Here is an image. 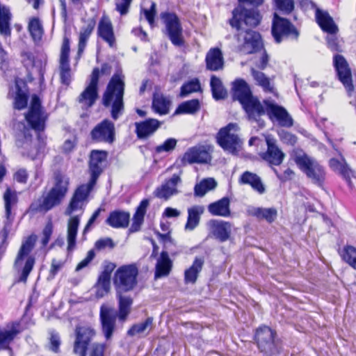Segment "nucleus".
Segmentation results:
<instances>
[{
	"label": "nucleus",
	"mask_w": 356,
	"mask_h": 356,
	"mask_svg": "<svg viewBox=\"0 0 356 356\" xmlns=\"http://www.w3.org/2000/svg\"><path fill=\"white\" fill-rule=\"evenodd\" d=\"M232 17L229 19V25L238 33L235 35L238 42H242L241 50L245 54H253L263 48L260 34L252 29L243 31L242 24L255 27L261 21V17L256 8L248 9L239 4L232 12Z\"/></svg>",
	"instance_id": "f257e3e1"
},
{
	"label": "nucleus",
	"mask_w": 356,
	"mask_h": 356,
	"mask_svg": "<svg viewBox=\"0 0 356 356\" xmlns=\"http://www.w3.org/2000/svg\"><path fill=\"white\" fill-rule=\"evenodd\" d=\"M108 153L104 150H92L90 154L89 171L90 179L88 184L79 186L74 193L65 214L70 216L74 211L83 209L86 201L102 173Z\"/></svg>",
	"instance_id": "f03ea898"
},
{
	"label": "nucleus",
	"mask_w": 356,
	"mask_h": 356,
	"mask_svg": "<svg viewBox=\"0 0 356 356\" xmlns=\"http://www.w3.org/2000/svg\"><path fill=\"white\" fill-rule=\"evenodd\" d=\"M264 103L266 107V110L259 100L252 96L241 105L247 113L248 119L257 122L261 127L264 126V121L261 120V117L266 112L270 119L275 118L282 127H291L293 126V119L284 108L270 101H264Z\"/></svg>",
	"instance_id": "7ed1b4c3"
},
{
	"label": "nucleus",
	"mask_w": 356,
	"mask_h": 356,
	"mask_svg": "<svg viewBox=\"0 0 356 356\" xmlns=\"http://www.w3.org/2000/svg\"><path fill=\"white\" fill-rule=\"evenodd\" d=\"M119 300L118 313L116 309L108 305L103 304L100 307L99 320L102 332L106 340L112 338L116 329V320L118 317L122 322L126 321L131 312V306L133 303L129 296H118Z\"/></svg>",
	"instance_id": "20e7f679"
},
{
	"label": "nucleus",
	"mask_w": 356,
	"mask_h": 356,
	"mask_svg": "<svg viewBox=\"0 0 356 356\" xmlns=\"http://www.w3.org/2000/svg\"><path fill=\"white\" fill-rule=\"evenodd\" d=\"M68 179L60 172L54 173V186L41 197L34 200L29 207L33 213H46L60 205L68 191Z\"/></svg>",
	"instance_id": "39448f33"
},
{
	"label": "nucleus",
	"mask_w": 356,
	"mask_h": 356,
	"mask_svg": "<svg viewBox=\"0 0 356 356\" xmlns=\"http://www.w3.org/2000/svg\"><path fill=\"white\" fill-rule=\"evenodd\" d=\"M124 76L121 72L115 73L102 96V104L105 107L111 106V117L115 120L118 119L124 110Z\"/></svg>",
	"instance_id": "423d86ee"
},
{
	"label": "nucleus",
	"mask_w": 356,
	"mask_h": 356,
	"mask_svg": "<svg viewBox=\"0 0 356 356\" xmlns=\"http://www.w3.org/2000/svg\"><path fill=\"white\" fill-rule=\"evenodd\" d=\"M292 156L297 166L311 183L323 188L327 175L325 168L314 157L309 156L302 149L294 150Z\"/></svg>",
	"instance_id": "0eeeda50"
},
{
	"label": "nucleus",
	"mask_w": 356,
	"mask_h": 356,
	"mask_svg": "<svg viewBox=\"0 0 356 356\" xmlns=\"http://www.w3.org/2000/svg\"><path fill=\"white\" fill-rule=\"evenodd\" d=\"M254 339L259 350L266 356L277 355L281 351V343L276 332L268 326L257 329Z\"/></svg>",
	"instance_id": "6e6552de"
},
{
	"label": "nucleus",
	"mask_w": 356,
	"mask_h": 356,
	"mask_svg": "<svg viewBox=\"0 0 356 356\" xmlns=\"http://www.w3.org/2000/svg\"><path fill=\"white\" fill-rule=\"evenodd\" d=\"M36 239V235L32 234L29 236L24 241L22 242L21 248L17 253L14 266L18 271H21L19 277L20 282H26L27 278L33 268L35 259L33 257L30 256L26 258L23 267L22 261L24 258L28 256L33 249Z\"/></svg>",
	"instance_id": "1a4fd4ad"
},
{
	"label": "nucleus",
	"mask_w": 356,
	"mask_h": 356,
	"mask_svg": "<svg viewBox=\"0 0 356 356\" xmlns=\"http://www.w3.org/2000/svg\"><path fill=\"white\" fill-rule=\"evenodd\" d=\"M164 25L163 33L176 47L184 44L183 29L178 16L175 13L163 12L160 15Z\"/></svg>",
	"instance_id": "9d476101"
},
{
	"label": "nucleus",
	"mask_w": 356,
	"mask_h": 356,
	"mask_svg": "<svg viewBox=\"0 0 356 356\" xmlns=\"http://www.w3.org/2000/svg\"><path fill=\"white\" fill-rule=\"evenodd\" d=\"M238 129L236 123H229L218 131L217 143L225 152L232 154L238 152L241 145V140L236 134Z\"/></svg>",
	"instance_id": "9b49d317"
},
{
	"label": "nucleus",
	"mask_w": 356,
	"mask_h": 356,
	"mask_svg": "<svg viewBox=\"0 0 356 356\" xmlns=\"http://www.w3.org/2000/svg\"><path fill=\"white\" fill-rule=\"evenodd\" d=\"M138 270L136 265L129 264L120 267L115 273L113 282L118 291L132 290L137 284Z\"/></svg>",
	"instance_id": "f8f14e48"
},
{
	"label": "nucleus",
	"mask_w": 356,
	"mask_h": 356,
	"mask_svg": "<svg viewBox=\"0 0 356 356\" xmlns=\"http://www.w3.org/2000/svg\"><path fill=\"white\" fill-rule=\"evenodd\" d=\"M99 70L95 67L90 76L89 83L78 97V102L83 109H88L95 104L99 97L98 84Z\"/></svg>",
	"instance_id": "ddd939ff"
},
{
	"label": "nucleus",
	"mask_w": 356,
	"mask_h": 356,
	"mask_svg": "<svg viewBox=\"0 0 356 356\" xmlns=\"http://www.w3.org/2000/svg\"><path fill=\"white\" fill-rule=\"evenodd\" d=\"M271 33L277 43H280L286 37L297 40L299 36L296 28L288 19L280 17L277 13L274 14Z\"/></svg>",
	"instance_id": "4468645a"
},
{
	"label": "nucleus",
	"mask_w": 356,
	"mask_h": 356,
	"mask_svg": "<svg viewBox=\"0 0 356 356\" xmlns=\"http://www.w3.org/2000/svg\"><path fill=\"white\" fill-rule=\"evenodd\" d=\"M212 149L209 145H199L188 148L184 154L181 162L183 165L193 163H209L212 159Z\"/></svg>",
	"instance_id": "2eb2a0df"
},
{
	"label": "nucleus",
	"mask_w": 356,
	"mask_h": 356,
	"mask_svg": "<svg viewBox=\"0 0 356 356\" xmlns=\"http://www.w3.org/2000/svg\"><path fill=\"white\" fill-rule=\"evenodd\" d=\"M76 339L73 350L79 356H86L92 340L96 335L95 330L90 327H77L75 330Z\"/></svg>",
	"instance_id": "dca6fc26"
},
{
	"label": "nucleus",
	"mask_w": 356,
	"mask_h": 356,
	"mask_svg": "<svg viewBox=\"0 0 356 356\" xmlns=\"http://www.w3.org/2000/svg\"><path fill=\"white\" fill-rule=\"evenodd\" d=\"M90 138L97 143L112 144L115 139L114 123L108 119L104 120L92 129Z\"/></svg>",
	"instance_id": "f3484780"
},
{
	"label": "nucleus",
	"mask_w": 356,
	"mask_h": 356,
	"mask_svg": "<svg viewBox=\"0 0 356 356\" xmlns=\"http://www.w3.org/2000/svg\"><path fill=\"white\" fill-rule=\"evenodd\" d=\"M209 235L220 243L228 241L232 235L234 225L222 220L211 219L207 222Z\"/></svg>",
	"instance_id": "a211bd4d"
},
{
	"label": "nucleus",
	"mask_w": 356,
	"mask_h": 356,
	"mask_svg": "<svg viewBox=\"0 0 356 356\" xmlns=\"http://www.w3.org/2000/svg\"><path fill=\"white\" fill-rule=\"evenodd\" d=\"M25 118L34 130L38 131L44 130L45 120L41 110L40 98L37 95L32 97L31 106Z\"/></svg>",
	"instance_id": "6ab92c4d"
},
{
	"label": "nucleus",
	"mask_w": 356,
	"mask_h": 356,
	"mask_svg": "<svg viewBox=\"0 0 356 356\" xmlns=\"http://www.w3.org/2000/svg\"><path fill=\"white\" fill-rule=\"evenodd\" d=\"M334 65L339 79L343 84L348 92L349 96L351 97L353 92V85L352 83V74L348 64L344 57L341 55H336L334 57Z\"/></svg>",
	"instance_id": "aec40b11"
},
{
	"label": "nucleus",
	"mask_w": 356,
	"mask_h": 356,
	"mask_svg": "<svg viewBox=\"0 0 356 356\" xmlns=\"http://www.w3.org/2000/svg\"><path fill=\"white\" fill-rule=\"evenodd\" d=\"M267 149L261 154L263 160L270 165H280L285 157V154L281 150L276 143V140L272 137L266 138Z\"/></svg>",
	"instance_id": "412c9836"
},
{
	"label": "nucleus",
	"mask_w": 356,
	"mask_h": 356,
	"mask_svg": "<svg viewBox=\"0 0 356 356\" xmlns=\"http://www.w3.org/2000/svg\"><path fill=\"white\" fill-rule=\"evenodd\" d=\"M181 182V179L179 175L174 174L170 179L165 180L161 186L158 187L154 194L159 199L167 200L179 193L177 186Z\"/></svg>",
	"instance_id": "4be33fe9"
},
{
	"label": "nucleus",
	"mask_w": 356,
	"mask_h": 356,
	"mask_svg": "<svg viewBox=\"0 0 356 356\" xmlns=\"http://www.w3.org/2000/svg\"><path fill=\"white\" fill-rule=\"evenodd\" d=\"M161 122L156 119L149 118L143 122H136V133L140 139L147 138L152 135L161 126Z\"/></svg>",
	"instance_id": "5701e85b"
},
{
	"label": "nucleus",
	"mask_w": 356,
	"mask_h": 356,
	"mask_svg": "<svg viewBox=\"0 0 356 356\" xmlns=\"http://www.w3.org/2000/svg\"><path fill=\"white\" fill-rule=\"evenodd\" d=\"M130 221V213L128 211L115 210L109 213L106 223L113 228L120 229L128 227Z\"/></svg>",
	"instance_id": "b1692460"
},
{
	"label": "nucleus",
	"mask_w": 356,
	"mask_h": 356,
	"mask_svg": "<svg viewBox=\"0 0 356 356\" xmlns=\"http://www.w3.org/2000/svg\"><path fill=\"white\" fill-rule=\"evenodd\" d=\"M168 250H163L157 259L154 272L155 279L168 276L172 270V261L169 257Z\"/></svg>",
	"instance_id": "393cba45"
},
{
	"label": "nucleus",
	"mask_w": 356,
	"mask_h": 356,
	"mask_svg": "<svg viewBox=\"0 0 356 356\" xmlns=\"http://www.w3.org/2000/svg\"><path fill=\"white\" fill-rule=\"evenodd\" d=\"M252 96L248 84L243 79H236L233 82L232 97L234 100L238 101L241 104Z\"/></svg>",
	"instance_id": "a878e982"
},
{
	"label": "nucleus",
	"mask_w": 356,
	"mask_h": 356,
	"mask_svg": "<svg viewBox=\"0 0 356 356\" xmlns=\"http://www.w3.org/2000/svg\"><path fill=\"white\" fill-rule=\"evenodd\" d=\"M207 69L211 71H218L223 69L224 58L219 48H211L205 58Z\"/></svg>",
	"instance_id": "bb28decb"
},
{
	"label": "nucleus",
	"mask_w": 356,
	"mask_h": 356,
	"mask_svg": "<svg viewBox=\"0 0 356 356\" xmlns=\"http://www.w3.org/2000/svg\"><path fill=\"white\" fill-rule=\"evenodd\" d=\"M316 18L317 23L323 31L330 34H336L338 32L337 26L327 11L317 9L316 11Z\"/></svg>",
	"instance_id": "cd10ccee"
},
{
	"label": "nucleus",
	"mask_w": 356,
	"mask_h": 356,
	"mask_svg": "<svg viewBox=\"0 0 356 356\" xmlns=\"http://www.w3.org/2000/svg\"><path fill=\"white\" fill-rule=\"evenodd\" d=\"M240 184L250 185L252 188L259 194L266 192V188L261 178L255 173L250 171L244 172L238 179Z\"/></svg>",
	"instance_id": "c85d7f7f"
},
{
	"label": "nucleus",
	"mask_w": 356,
	"mask_h": 356,
	"mask_svg": "<svg viewBox=\"0 0 356 356\" xmlns=\"http://www.w3.org/2000/svg\"><path fill=\"white\" fill-rule=\"evenodd\" d=\"M204 264V258L195 257L192 265L184 272V282L186 284H194L197 280Z\"/></svg>",
	"instance_id": "c756f323"
},
{
	"label": "nucleus",
	"mask_w": 356,
	"mask_h": 356,
	"mask_svg": "<svg viewBox=\"0 0 356 356\" xmlns=\"http://www.w3.org/2000/svg\"><path fill=\"white\" fill-rule=\"evenodd\" d=\"M79 224L80 218L79 216H72L68 220L67 230V249L68 252H72L76 247V236Z\"/></svg>",
	"instance_id": "7c9ffc66"
},
{
	"label": "nucleus",
	"mask_w": 356,
	"mask_h": 356,
	"mask_svg": "<svg viewBox=\"0 0 356 356\" xmlns=\"http://www.w3.org/2000/svg\"><path fill=\"white\" fill-rule=\"evenodd\" d=\"M98 35L105 42L113 47L115 43V37L112 24L107 17H102L99 22L97 29Z\"/></svg>",
	"instance_id": "2f4dec72"
},
{
	"label": "nucleus",
	"mask_w": 356,
	"mask_h": 356,
	"mask_svg": "<svg viewBox=\"0 0 356 356\" xmlns=\"http://www.w3.org/2000/svg\"><path fill=\"white\" fill-rule=\"evenodd\" d=\"M229 205V199L227 197H224L209 204L208 211L212 216L228 217L231 214Z\"/></svg>",
	"instance_id": "473e14b6"
},
{
	"label": "nucleus",
	"mask_w": 356,
	"mask_h": 356,
	"mask_svg": "<svg viewBox=\"0 0 356 356\" xmlns=\"http://www.w3.org/2000/svg\"><path fill=\"white\" fill-rule=\"evenodd\" d=\"M149 206V200L145 199L142 200L136 209L133 217L132 224L129 229V232L134 233L140 229L141 225L144 221V217Z\"/></svg>",
	"instance_id": "72a5a7b5"
},
{
	"label": "nucleus",
	"mask_w": 356,
	"mask_h": 356,
	"mask_svg": "<svg viewBox=\"0 0 356 356\" xmlns=\"http://www.w3.org/2000/svg\"><path fill=\"white\" fill-rule=\"evenodd\" d=\"M170 104L171 101L168 97L159 92L154 94L152 107L155 113L161 115L168 114Z\"/></svg>",
	"instance_id": "f704fd0d"
},
{
	"label": "nucleus",
	"mask_w": 356,
	"mask_h": 356,
	"mask_svg": "<svg viewBox=\"0 0 356 356\" xmlns=\"http://www.w3.org/2000/svg\"><path fill=\"white\" fill-rule=\"evenodd\" d=\"M95 19H90L88 21L87 25L81 28L79 38L78 56H81L83 53L87 42L95 29Z\"/></svg>",
	"instance_id": "c9c22d12"
},
{
	"label": "nucleus",
	"mask_w": 356,
	"mask_h": 356,
	"mask_svg": "<svg viewBox=\"0 0 356 356\" xmlns=\"http://www.w3.org/2000/svg\"><path fill=\"white\" fill-rule=\"evenodd\" d=\"M153 317H148L145 321L133 325L127 331V335L134 336H147L153 329Z\"/></svg>",
	"instance_id": "e433bc0d"
},
{
	"label": "nucleus",
	"mask_w": 356,
	"mask_h": 356,
	"mask_svg": "<svg viewBox=\"0 0 356 356\" xmlns=\"http://www.w3.org/2000/svg\"><path fill=\"white\" fill-rule=\"evenodd\" d=\"M204 209L202 206H193L188 209L187 222L185 225V229L193 231L198 226L200 221V216L204 213Z\"/></svg>",
	"instance_id": "4c0bfd02"
},
{
	"label": "nucleus",
	"mask_w": 356,
	"mask_h": 356,
	"mask_svg": "<svg viewBox=\"0 0 356 356\" xmlns=\"http://www.w3.org/2000/svg\"><path fill=\"white\" fill-rule=\"evenodd\" d=\"M12 14L8 7L0 3V34L9 37L11 34L10 21Z\"/></svg>",
	"instance_id": "58836bf2"
},
{
	"label": "nucleus",
	"mask_w": 356,
	"mask_h": 356,
	"mask_svg": "<svg viewBox=\"0 0 356 356\" xmlns=\"http://www.w3.org/2000/svg\"><path fill=\"white\" fill-rule=\"evenodd\" d=\"M250 215L259 219H264L268 222H273L277 216V210L275 208H260L253 207L249 210Z\"/></svg>",
	"instance_id": "ea45409f"
},
{
	"label": "nucleus",
	"mask_w": 356,
	"mask_h": 356,
	"mask_svg": "<svg viewBox=\"0 0 356 356\" xmlns=\"http://www.w3.org/2000/svg\"><path fill=\"white\" fill-rule=\"evenodd\" d=\"M3 201L5 207L6 218L8 220H12L13 216L12 215V208L16 206L18 197L15 191H11L10 188H7L3 194Z\"/></svg>",
	"instance_id": "a19ab883"
},
{
	"label": "nucleus",
	"mask_w": 356,
	"mask_h": 356,
	"mask_svg": "<svg viewBox=\"0 0 356 356\" xmlns=\"http://www.w3.org/2000/svg\"><path fill=\"white\" fill-rule=\"evenodd\" d=\"M18 330L15 328L11 330H5L0 331V350H8L10 356H13V350L10 348L9 345L14 339L15 336L18 334Z\"/></svg>",
	"instance_id": "79ce46f5"
},
{
	"label": "nucleus",
	"mask_w": 356,
	"mask_h": 356,
	"mask_svg": "<svg viewBox=\"0 0 356 356\" xmlns=\"http://www.w3.org/2000/svg\"><path fill=\"white\" fill-rule=\"evenodd\" d=\"M211 89L212 91L213 97L216 100L223 99L227 96V90L222 86L221 80L212 75L210 81Z\"/></svg>",
	"instance_id": "37998d69"
},
{
	"label": "nucleus",
	"mask_w": 356,
	"mask_h": 356,
	"mask_svg": "<svg viewBox=\"0 0 356 356\" xmlns=\"http://www.w3.org/2000/svg\"><path fill=\"white\" fill-rule=\"evenodd\" d=\"M200 108L199 100L193 99L179 104L175 111V114H193L198 111Z\"/></svg>",
	"instance_id": "c03bdc74"
},
{
	"label": "nucleus",
	"mask_w": 356,
	"mask_h": 356,
	"mask_svg": "<svg viewBox=\"0 0 356 356\" xmlns=\"http://www.w3.org/2000/svg\"><path fill=\"white\" fill-rule=\"evenodd\" d=\"M216 186L217 182L213 178L204 179L195 186V195L203 197L209 191L214 189Z\"/></svg>",
	"instance_id": "a18cd8bd"
},
{
	"label": "nucleus",
	"mask_w": 356,
	"mask_h": 356,
	"mask_svg": "<svg viewBox=\"0 0 356 356\" xmlns=\"http://www.w3.org/2000/svg\"><path fill=\"white\" fill-rule=\"evenodd\" d=\"M28 29L34 41L41 40L43 35V27L39 18L33 17L31 19L29 22Z\"/></svg>",
	"instance_id": "49530a36"
},
{
	"label": "nucleus",
	"mask_w": 356,
	"mask_h": 356,
	"mask_svg": "<svg viewBox=\"0 0 356 356\" xmlns=\"http://www.w3.org/2000/svg\"><path fill=\"white\" fill-rule=\"evenodd\" d=\"M251 74L257 84L261 86L265 91L273 92V87L271 86L269 79L264 73L252 69Z\"/></svg>",
	"instance_id": "de8ad7c7"
},
{
	"label": "nucleus",
	"mask_w": 356,
	"mask_h": 356,
	"mask_svg": "<svg viewBox=\"0 0 356 356\" xmlns=\"http://www.w3.org/2000/svg\"><path fill=\"white\" fill-rule=\"evenodd\" d=\"M96 289L95 296L97 298H102L107 295L111 288V280L103 277H98L97 282L95 285Z\"/></svg>",
	"instance_id": "09e8293b"
},
{
	"label": "nucleus",
	"mask_w": 356,
	"mask_h": 356,
	"mask_svg": "<svg viewBox=\"0 0 356 356\" xmlns=\"http://www.w3.org/2000/svg\"><path fill=\"white\" fill-rule=\"evenodd\" d=\"M15 88L16 94L14 101V108L17 110H22L27 106L28 96L26 93L20 88L17 81L15 83Z\"/></svg>",
	"instance_id": "8fccbe9b"
},
{
	"label": "nucleus",
	"mask_w": 356,
	"mask_h": 356,
	"mask_svg": "<svg viewBox=\"0 0 356 356\" xmlns=\"http://www.w3.org/2000/svg\"><path fill=\"white\" fill-rule=\"evenodd\" d=\"M161 228L163 232H167V233L161 234L158 232V238L159 241L163 243V248L165 250H170V246L173 245L174 243L173 239L171 238L170 232H168V225L161 222Z\"/></svg>",
	"instance_id": "3c124183"
},
{
	"label": "nucleus",
	"mask_w": 356,
	"mask_h": 356,
	"mask_svg": "<svg viewBox=\"0 0 356 356\" xmlns=\"http://www.w3.org/2000/svg\"><path fill=\"white\" fill-rule=\"evenodd\" d=\"M200 88V84L197 79L191 81L184 83L181 87L180 96L182 97H186L188 95L197 92Z\"/></svg>",
	"instance_id": "603ef678"
},
{
	"label": "nucleus",
	"mask_w": 356,
	"mask_h": 356,
	"mask_svg": "<svg viewBox=\"0 0 356 356\" xmlns=\"http://www.w3.org/2000/svg\"><path fill=\"white\" fill-rule=\"evenodd\" d=\"M343 259L356 269V248L351 245H347L343 249Z\"/></svg>",
	"instance_id": "864d4df0"
},
{
	"label": "nucleus",
	"mask_w": 356,
	"mask_h": 356,
	"mask_svg": "<svg viewBox=\"0 0 356 356\" xmlns=\"http://www.w3.org/2000/svg\"><path fill=\"white\" fill-rule=\"evenodd\" d=\"M276 8L283 14H289L294 8L293 0H273Z\"/></svg>",
	"instance_id": "5fc2aeb1"
},
{
	"label": "nucleus",
	"mask_w": 356,
	"mask_h": 356,
	"mask_svg": "<svg viewBox=\"0 0 356 356\" xmlns=\"http://www.w3.org/2000/svg\"><path fill=\"white\" fill-rule=\"evenodd\" d=\"M177 143V140L175 138H168L164 141L163 144L156 146L155 148V151L157 153L172 152L173 149H175Z\"/></svg>",
	"instance_id": "6e6d98bb"
},
{
	"label": "nucleus",
	"mask_w": 356,
	"mask_h": 356,
	"mask_svg": "<svg viewBox=\"0 0 356 356\" xmlns=\"http://www.w3.org/2000/svg\"><path fill=\"white\" fill-rule=\"evenodd\" d=\"M106 344L101 343H93L90 345L88 351V356H104Z\"/></svg>",
	"instance_id": "4d7b16f0"
},
{
	"label": "nucleus",
	"mask_w": 356,
	"mask_h": 356,
	"mask_svg": "<svg viewBox=\"0 0 356 356\" xmlns=\"http://www.w3.org/2000/svg\"><path fill=\"white\" fill-rule=\"evenodd\" d=\"M115 247V243L111 238H103L97 240L95 243V248L97 250H103L106 248L113 249Z\"/></svg>",
	"instance_id": "13d9d810"
},
{
	"label": "nucleus",
	"mask_w": 356,
	"mask_h": 356,
	"mask_svg": "<svg viewBox=\"0 0 356 356\" xmlns=\"http://www.w3.org/2000/svg\"><path fill=\"white\" fill-rule=\"evenodd\" d=\"M132 0H115V9L121 15L128 13Z\"/></svg>",
	"instance_id": "bf43d9fd"
},
{
	"label": "nucleus",
	"mask_w": 356,
	"mask_h": 356,
	"mask_svg": "<svg viewBox=\"0 0 356 356\" xmlns=\"http://www.w3.org/2000/svg\"><path fill=\"white\" fill-rule=\"evenodd\" d=\"M143 13L146 19L151 26L154 24V17L156 13V5L152 2L149 9H144Z\"/></svg>",
	"instance_id": "052dcab7"
},
{
	"label": "nucleus",
	"mask_w": 356,
	"mask_h": 356,
	"mask_svg": "<svg viewBox=\"0 0 356 356\" xmlns=\"http://www.w3.org/2000/svg\"><path fill=\"white\" fill-rule=\"evenodd\" d=\"M95 257V252L94 250H90L88 252L87 255L85 259H83L81 262H79L76 267V271H79L83 268L87 267L89 264L94 259Z\"/></svg>",
	"instance_id": "680f3d73"
},
{
	"label": "nucleus",
	"mask_w": 356,
	"mask_h": 356,
	"mask_svg": "<svg viewBox=\"0 0 356 356\" xmlns=\"http://www.w3.org/2000/svg\"><path fill=\"white\" fill-rule=\"evenodd\" d=\"M63 266L64 261L53 259L51 260V268L49 270V277L54 278Z\"/></svg>",
	"instance_id": "e2e57ef3"
},
{
	"label": "nucleus",
	"mask_w": 356,
	"mask_h": 356,
	"mask_svg": "<svg viewBox=\"0 0 356 356\" xmlns=\"http://www.w3.org/2000/svg\"><path fill=\"white\" fill-rule=\"evenodd\" d=\"M60 345V339L58 333L51 332L50 337L49 349L54 353H58Z\"/></svg>",
	"instance_id": "0e129e2a"
},
{
	"label": "nucleus",
	"mask_w": 356,
	"mask_h": 356,
	"mask_svg": "<svg viewBox=\"0 0 356 356\" xmlns=\"http://www.w3.org/2000/svg\"><path fill=\"white\" fill-rule=\"evenodd\" d=\"M331 35H328L327 37V43L328 47L334 51H340V46L338 42V39L334 35V34H330Z\"/></svg>",
	"instance_id": "69168bd1"
},
{
	"label": "nucleus",
	"mask_w": 356,
	"mask_h": 356,
	"mask_svg": "<svg viewBox=\"0 0 356 356\" xmlns=\"http://www.w3.org/2000/svg\"><path fill=\"white\" fill-rule=\"evenodd\" d=\"M70 50V39L65 37L61 46L60 58H69Z\"/></svg>",
	"instance_id": "338daca9"
},
{
	"label": "nucleus",
	"mask_w": 356,
	"mask_h": 356,
	"mask_svg": "<svg viewBox=\"0 0 356 356\" xmlns=\"http://www.w3.org/2000/svg\"><path fill=\"white\" fill-rule=\"evenodd\" d=\"M281 139L286 143L293 145L297 142V138L295 135L287 132L283 131L280 134Z\"/></svg>",
	"instance_id": "774afa93"
}]
</instances>
